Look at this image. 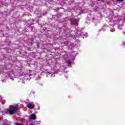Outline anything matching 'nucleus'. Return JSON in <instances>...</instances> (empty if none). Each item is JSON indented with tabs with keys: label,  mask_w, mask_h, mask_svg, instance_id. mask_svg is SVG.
I'll return each instance as SVG.
<instances>
[{
	"label": "nucleus",
	"mask_w": 125,
	"mask_h": 125,
	"mask_svg": "<svg viewBox=\"0 0 125 125\" xmlns=\"http://www.w3.org/2000/svg\"><path fill=\"white\" fill-rule=\"evenodd\" d=\"M16 125H23L22 124H16Z\"/></svg>",
	"instance_id": "39448f33"
},
{
	"label": "nucleus",
	"mask_w": 125,
	"mask_h": 125,
	"mask_svg": "<svg viewBox=\"0 0 125 125\" xmlns=\"http://www.w3.org/2000/svg\"><path fill=\"white\" fill-rule=\"evenodd\" d=\"M29 119L30 120H36V119H37V117L36 116V114H31L29 117Z\"/></svg>",
	"instance_id": "7ed1b4c3"
},
{
	"label": "nucleus",
	"mask_w": 125,
	"mask_h": 125,
	"mask_svg": "<svg viewBox=\"0 0 125 125\" xmlns=\"http://www.w3.org/2000/svg\"><path fill=\"white\" fill-rule=\"evenodd\" d=\"M124 0H117V1H123Z\"/></svg>",
	"instance_id": "423d86ee"
},
{
	"label": "nucleus",
	"mask_w": 125,
	"mask_h": 125,
	"mask_svg": "<svg viewBox=\"0 0 125 125\" xmlns=\"http://www.w3.org/2000/svg\"><path fill=\"white\" fill-rule=\"evenodd\" d=\"M27 108L29 109H34L35 108V104L33 103H30L28 104V105L27 106Z\"/></svg>",
	"instance_id": "f03ea898"
},
{
	"label": "nucleus",
	"mask_w": 125,
	"mask_h": 125,
	"mask_svg": "<svg viewBox=\"0 0 125 125\" xmlns=\"http://www.w3.org/2000/svg\"><path fill=\"white\" fill-rule=\"evenodd\" d=\"M67 63L68 64V65H70V64H71V62L70 61H68L67 62Z\"/></svg>",
	"instance_id": "20e7f679"
},
{
	"label": "nucleus",
	"mask_w": 125,
	"mask_h": 125,
	"mask_svg": "<svg viewBox=\"0 0 125 125\" xmlns=\"http://www.w3.org/2000/svg\"><path fill=\"white\" fill-rule=\"evenodd\" d=\"M20 107L18 106V104H16L15 106L14 105L11 106V108L7 110V114H9V115H13V114L16 113L17 112V110L20 109Z\"/></svg>",
	"instance_id": "f257e3e1"
}]
</instances>
